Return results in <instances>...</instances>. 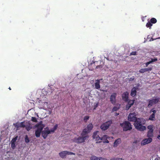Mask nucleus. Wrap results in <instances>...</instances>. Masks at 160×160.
I'll return each mask as SVG.
<instances>
[{"instance_id": "23", "label": "nucleus", "mask_w": 160, "mask_h": 160, "mask_svg": "<svg viewBox=\"0 0 160 160\" xmlns=\"http://www.w3.org/2000/svg\"><path fill=\"white\" fill-rule=\"evenodd\" d=\"M100 158H98L95 156H92L91 157V160H100Z\"/></svg>"}, {"instance_id": "22", "label": "nucleus", "mask_w": 160, "mask_h": 160, "mask_svg": "<svg viewBox=\"0 0 160 160\" xmlns=\"http://www.w3.org/2000/svg\"><path fill=\"white\" fill-rule=\"evenodd\" d=\"M58 127V124H56L54 126L53 128L51 129L50 130L51 133H53L57 129Z\"/></svg>"}, {"instance_id": "38", "label": "nucleus", "mask_w": 160, "mask_h": 160, "mask_svg": "<svg viewBox=\"0 0 160 160\" xmlns=\"http://www.w3.org/2000/svg\"><path fill=\"white\" fill-rule=\"evenodd\" d=\"M115 160H124V159L120 158H115Z\"/></svg>"}, {"instance_id": "13", "label": "nucleus", "mask_w": 160, "mask_h": 160, "mask_svg": "<svg viewBox=\"0 0 160 160\" xmlns=\"http://www.w3.org/2000/svg\"><path fill=\"white\" fill-rule=\"evenodd\" d=\"M98 131H96L93 133V138L95 139V140L97 141V143H100L101 141V138L99 137L98 133Z\"/></svg>"}, {"instance_id": "8", "label": "nucleus", "mask_w": 160, "mask_h": 160, "mask_svg": "<svg viewBox=\"0 0 160 160\" xmlns=\"http://www.w3.org/2000/svg\"><path fill=\"white\" fill-rule=\"evenodd\" d=\"M112 122L111 121H109L103 123L101 126L100 128L102 130H107L111 124Z\"/></svg>"}, {"instance_id": "29", "label": "nucleus", "mask_w": 160, "mask_h": 160, "mask_svg": "<svg viewBox=\"0 0 160 160\" xmlns=\"http://www.w3.org/2000/svg\"><path fill=\"white\" fill-rule=\"evenodd\" d=\"M25 142L26 143H28L29 142V140L27 136H26L25 138Z\"/></svg>"}, {"instance_id": "10", "label": "nucleus", "mask_w": 160, "mask_h": 160, "mask_svg": "<svg viewBox=\"0 0 160 160\" xmlns=\"http://www.w3.org/2000/svg\"><path fill=\"white\" fill-rule=\"evenodd\" d=\"M51 133L50 130L48 128H45L44 130L42 132V136L45 139L47 137L48 134Z\"/></svg>"}, {"instance_id": "24", "label": "nucleus", "mask_w": 160, "mask_h": 160, "mask_svg": "<svg viewBox=\"0 0 160 160\" xmlns=\"http://www.w3.org/2000/svg\"><path fill=\"white\" fill-rule=\"evenodd\" d=\"M153 126L152 125H151L148 127V129L149 130L148 131H153Z\"/></svg>"}, {"instance_id": "17", "label": "nucleus", "mask_w": 160, "mask_h": 160, "mask_svg": "<svg viewBox=\"0 0 160 160\" xmlns=\"http://www.w3.org/2000/svg\"><path fill=\"white\" fill-rule=\"evenodd\" d=\"M129 93L128 92H124L122 95V98L125 101H127L128 98Z\"/></svg>"}, {"instance_id": "19", "label": "nucleus", "mask_w": 160, "mask_h": 160, "mask_svg": "<svg viewBox=\"0 0 160 160\" xmlns=\"http://www.w3.org/2000/svg\"><path fill=\"white\" fill-rule=\"evenodd\" d=\"M121 142L120 138H118L116 140L114 143V147H116Z\"/></svg>"}, {"instance_id": "26", "label": "nucleus", "mask_w": 160, "mask_h": 160, "mask_svg": "<svg viewBox=\"0 0 160 160\" xmlns=\"http://www.w3.org/2000/svg\"><path fill=\"white\" fill-rule=\"evenodd\" d=\"M151 22L152 23H154L156 22L157 20L155 18H153L151 19Z\"/></svg>"}, {"instance_id": "1", "label": "nucleus", "mask_w": 160, "mask_h": 160, "mask_svg": "<svg viewBox=\"0 0 160 160\" xmlns=\"http://www.w3.org/2000/svg\"><path fill=\"white\" fill-rule=\"evenodd\" d=\"M135 112L130 113L128 117V120L129 121H135L134 125L135 128L140 131H143L146 129V127L142 125L145 124V121L143 118H137Z\"/></svg>"}, {"instance_id": "32", "label": "nucleus", "mask_w": 160, "mask_h": 160, "mask_svg": "<svg viewBox=\"0 0 160 160\" xmlns=\"http://www.w3.org/2000/svg\"><path fill=\"white\" fill-rule=\"evenodd\" d=\"M89 117L88 116H86L84 117V120L86 122L89 119Z\"/></svg>"}, {"instance_id": "46", "label": "nucleus", "mask_w": 160, "mask_h": 160, "mask_svg": "<svg viewBox=\"0 0 160 160\" xmlns=\"http://www.w3.org/2000/svg\"><path fill=\"white\" fill-rule=\"evenodd\" d=\"M9 89L10 90H11V88H9Z\"/></svg>"}, {"instance_id": "18", "label": "nucleus", "mask_w": 160, "mask_h": 160, "mask_svg": "<svg viewBox=\"0 0 160 160\" xmlns=\"http://www.w3.org/2000/svg\"><path fill=\"white\" fill-rule=\"evenodd\" d=\"M137 87H134L132 88L131 93V95L132 97L135 96L136 94V90Z\"/></svg>"}, {"instance_id": "37", "label": "nucleus", "mask_w": 160, "mask_h": 160, "mask_svg": "<svg viewBox=\"0 0 160 160\" xmlns=\"http://www.w3.org/2000/svg\"><path fill=\"white\" fill-rule=\"evenodd\" d=\"M151 63H151V61H149V62H146V67H147V66H148L149 64H151Z\"/></svg>"}, {"instance_id": "6", "label": "nucleus", "mask_w": 160, "mask_h": 160, "mask_svg": "<svg viewBox=\"0 0 160 160\" xmlns=\"http://www.w3.org/2000/svg\"><path fill=\"white\" fill-rule=\"evenodd\" d=\"M120 125L124 131H126L130 130L132 128L131 123L128 121H125L122 123H121Z\"/></svg>"}, {"instance_id": "11", "label": "nucleus", "mask_w": 160, "mask_h": 160, "mask_svg": "<svg viewBox=\"0 0 160 160\" xmlns=\"http://www.w3.org/2000/svg\"><path fill=\"white\" fill-rule=\"evenodd\" d=\"M111 138L113 139V137H109L107 135H104L101 138V141L102 140L104 143H108L109 142V140H110Z\"/></svg>"}, {"instance_id": "48", "label": "nucleus", "mask_w": 160, "mask_h": 160, "mask_svg": "<svg viewBox=\"0 0 160 160\" xmlns=\"http://www.w3.org/2000/svg\"><path fill=\"white\" fill-rule=\"evenodd\" d=\"M159 90H160V89H159Z\"/></svg>"}, {"instance_id": "28", "label": "nucleus", "mask_w": 160, "mask_h": 160, "mask_svg": "<svg viewBox=\"0 0 160 160\" xmlns=\"http://www.w3.org/2000/svg\"><path fill=\"white\" fill-rule=\"evenodd\" d=\"M17 138H18V137L17 136L15 138H13L11 141V143H15V142H16V140H17Z\"/></svg>"}, {"instance_id": "27", "label": "nucleus", "mask_w": 160, "mask_h": 160, "mask_svg": "<svg viewBox=\"0 0 160 160\" xmlns=\"http://www.w3.org/2000/svg\"><path fill=\"white\" fill-rule=\"evenodd\" d=\"M152 26V24L150 22H148L146 25V26L147 28L151 27Z\"/></svg>"}, {"instance_id": "21", "label": "nucleus", "mask_w": 160, "mask_h": 160, "mask_svg": "<svg viewBox=\"0 0 160 160\" xmlns=\"http://www.w3.org/2000/svg\"><path fill=\"white\" fill-rule=\"evenodd\" d=\"M153 132L152 131H148L147 133V137L149 138H152L153 136Z\"/></svg>"}, {"instance_id": "14", "label": "nucleus", "mask_w": 160, "mask_h": 160, "mask_svg": "<svg viewBox=\"0 0 160 160\" xmlns=\"http://www.w3.org/2000/svg\"><path fill=\"white\" fill-rule=\"evenodd\" d=\"M152 141V139L151 138H145L143 139L141 142V145H144L146 144L151 142Z\"/></svg>"}, {"instance_id": "20", "label": "nucleus", "mask_w": 160, "mask_h": 160, "mask_svg": "<svg viewBox=\"0 0 160 160\" xmlns=\"http://www.w3.org/2000/svg\"><path fill=\"white\" fill-rule=\"evenodd\" d=\"M95 87V88L97 89H99L100 88V80H97L96 81Z\"/></svg>"}, {"instance_id": "5", "label": "nucleus", "mask_w": 160, "mask_h": 160, "mask_svg": "<svg viewBox=\"0 0 160 160\" xmlns=\"http://www.w3.org/2000/svg\"><path fill=\"white\" fill-rule=\"evenodd\" d=\"M35 127L36 128L35 130V136L37 137L38 138L40 136L41 132L45 126L42 124V122H40L36 124Z\"/></svg>"}, {"instance_id": "30", "label": "nucleus", "mask_w": 160, "mask_h": 160, "mask_svg": "<svg viewBox=\"0 0 160 160\" xmlns=\"http://www.w3.org/2000/svg\"><path fill=\"white\" fill-rule=\"evenodd\" d=\"M139 72L140 73H143L146 72L145 68L141 69Z\"/></svg>"}, {"instance_id": "31", "label": "nucleus", "mask_w": 160, "mask_h": 160, "mask_svg": "<svg viewBox=\"0 0 160 160\" xmlns=\"http://www.w3.org/2000/svg\"><path fill=\"white\" fill-rule=\"evenodd\" d=\"M98 103H95L94 104L93 109L95 110L96 109V108L98 106Z\"/></svg>"}, {"instance_id": "36", "label": "nucleus", "mask_w": 160, "mask_h": 160, "mask_svg": "<svg viewBox=\"0 0 160 160\" xmlns=\"http://www.w3.org/2000/svg\"><path fill=\"white\" fill-rule=\"evenodd\" d=\"M15 143H11V147L13 148H14L15 147Z\"/></svg>"}, {"instance_id": "34", "label": "nucleus", "mask_w": 160, "mask_h": 160, "mask_svg": "<svg viewBox=\"0 0 160 160\" xmlns=\"http://www.w3.org/2000/svg\"><path fill=\"white\" fill-rule=\"evenodd\" d=\"M32 120L34 122H36L37 121L36 118L35 117H32Z\"/></svg>"}, {"instance_id": "7", "label": "nucleus", "mask_w": 160, "mask_h": 160, "mask_svg": "<svg viewBox=\"0 0 160 160\" xmlns=\"http://www.w3.org/2000/svg\"><path fill=\"white\" fill-rule=\"evenodd\" d=\"M156 110L155 108L152 109L150 111L149 113L151 114L150 115L148 120L153 121L155 120V113L156 112Z\"/></svg>"}, {"instance_id": "12", "label": "nucleus", "mask_w": 160, "mask_h": 160, "mask_svg": "<svg viewBox=\"0 0 160 160\" xmlns=\"http://www.w3.org/2000/svg\"><path fill=\"white\" fill-rule=\"evenodd\" d=\"M59 155L60 157L62 158H64L67 155H75V154L73 152H68L67 151H64L60 152Z\"/></svg>"}, {"instance_id": "4", "label": "nucleus", "mask_w": 160, "mask_h": 160, "mask_svg": "<svg viewBox=\"0 0 160 160\" xmlns=\"http://www.w3.org/2000/svg\"><path fill=\"white\" fill-rule=\"evenodd\" d=\"M16 127L17 128L19 127H25L26 129L28 131L30 130L32 128V126L30 124L29 122L24 121L18 123L14 124Z\"/></svg>"}, {"instance_id": "42", "label": "nucleus", "mask_w": 160, "mask_h": 160, "mask_svg": "<svg viewBox=\"0 0 160 160\" xmlns=\"http://www.w3.org/2000/svg\"><path fill=\"white\" fill-rule=\"evenodd\" d=\"M91 109L89 108H88L87 109V110L88 111V112H91Z\"/></svg>"}, {"instance_id": "44", "label": "nucleus", "mask_w": 160, "mask_h": 160, "mask_svg": "<svg viewBox=\"0 0 160 160\" xmlns=\"http://www.w3.org/2000/svg\"><path fill=\"white\" fill-rule=\"evenodd\" d=\"M110 160H115V158H112L110 159Z\"/></svg>"}, {"instance_id": "25", "label": "nucleus", "mask_w": 160, "mask_h": 160, "mask_svg": "<svg viewBox=\"0 0 160 160\" xmlns=\"http://www.w3.org/2000/svg\"><path fill=\"white\" fill-rule=\"evenodd\" d=\"M119 105H117V106H115L112 109V111L113 112L115 111H117L119 108Z\"/></svg>"}, {"instance_id": "35", "label": "nucleus", "mask_w": 160, "mask_h": 160, "mask_svg": "<svg viewBox=\"0 0 160 160\" xmlns=\"http://www.w3.org/2000/svg\"><path fill=\"white\" fill-rule=\"evenodd\" d=\"M145 69L146 72L147 71H151L152 69V68H145Z\"/></svg>"}, {"instance_id": "45", "label": "nucleus", "mask_w": 160, "mask_h": 160, "mask_svg": "<svg viewBox=\"0 0 160 160\" xmlns=\"http://www.w3.org/2000/svg\"><path fill=\"white\" fill-rule=\"evenodd\" d=\"M116 114H115V115H119V113H116Z\"/></svg>"}, {"instance_id": "2", "label": "nucleus", "mask_w": 160, "mask_h": 160, "mask_svg": "<svg viewBox=\"0 0 160 160\" xmlns=\"http://www.w3.org/2000/svg\"><path fill=\"white\" fill-rule=\"evenodd\" d=\"M93 127V126L92 124H89L86 128L83 130L80 137H74L73 139V142L78 143L84 142L85 140L88 138L87 134L91 131Z\"/></svg>"}, {"instance_id": "15", "label": "nucleus", "mask_w": 160, "mask_h": 160, "mask_svg": "<svg viewBox=\"0 0 160 160\" xmlns=\"http://www.w3.org/2000/svg\"><path fill=\"white\" fill-rule=\"evenodd\" d=\"M116 94L115 93H113L110 97V101L111 103L113 104H115L116 102Z\"/></svg>"}, {"instance_id": "16", "label": "nucleus", "mask_w": 160, "mask_h": 160, "mask_svg": "<svg viewBox=\"0 0 160 160\" xmlns=\"http://www.w3.org/2000/svg\"><path fill=\"white\" fill-rule=\"evenodd\" d=\"M134 100H130L128 102V104L126 105V109L128 110L134 104Z\"/></svg>"}, {"instance_id": "39", "label": "nucleus", "mask_w": 160, "mask_h": 160, "mask_svg": "<svg viewBox=\"0 0 160 160\" xmlns=\"http://www.w3.org/2000/svg\"><path fill=\"white\" fill-rule=\"evenodd\" d=\"M131 55H136V52H131L130 54Z\"/></svg>"}, {"instance_id": "33", "label": "nucleus", "mask_w": 160, "mask_h": 160, "mask_svg": "<svg viewBox=\"0 0 160 160\" xmlns=\"http://www.w3.org/2000/svg\"><path fill=\"white\" fill-rule=\"evenodd\" d=\"M157 60H158V59L156 58H154V59L152 58L151 59V61H151V63H152V62H153L156 61Z\"/></svg>"}, {"instance_id": "40", "label": "nucleus", "mask_w": 160, "mask_h": 160, "mask_svg": "<svg viewBox=\"0 0 160 160\" xmlns=\"http://www.w3.org/2000/svg\"><path fill=\"white\" fill-rule=\"evenodd\" d=\"M99 159H100V160H108L106 158H102V157H100Z\"/></svg>"}, {"instance_id": "41", "label": "nucleus", "mask_w": 160, "mask_h": 160, "mask_svg": "<svg viewBox=\"0 0 160 160\" xmlns=\"http://www.w3.org/2000/svg\"><path fill=\"white\" fill-rule=\"evenodd\" d=\"M159 132L160 135H158L157 138L158 139H160V128L159 129Z\"/></svg>"}, {"instance_id": "47", "label": "nucleus", "mask_w": 160, "mask_h": 160, "mask_svg": "<svg viewBox=\"0 0 160 160\" xmlns=\"http://www.w3.org/2000/svg\"><path fill=\"white\" fill-rule=\"evenodd\" d=\"M158 38V39H160V38Z\"/></svg>"}, {"instance_id": "3", "label": "nucleus", "mask_w": 160, "mask_h": 160, "mask_svg": "<svg viewBox=\"0 0 160 160\" xmlns=\"http://www.w3.org/2000/svg\"><path fill=\"white\" fill-rule=\"evenodd\" d=\"M39 101V108L47 110L48 111V113L50 114L52 113V107H51L50 104H48V99L45 97H41Z\"/></svg>"}, {"instance_id": "9", "label": "nucleus", "mask_w": 160, "mask_h": 160, "mask_svg": "<svg viewBox=\"0 0 160 160\" xmlns=\"http://www.w3.org/2000/svg\"><path fill=\"white\" fill-rule=\"evenodd\" d=\"M159 98H156L155 99L148 100V108L150 107L153 105L156 104L159 101Z\"/></svg>"}, {"instance_id": "43", "label": "nucleus", "mask_w": 160, "mask_h": 160, "mask_svg": "<svg viewBox=\"0 0 160 160\" xmlns=\"http://www.w3.org/2000/svg\"><path fill=\"white\" fill-rule=\"evenodd\" d=\"M159 159H160V158H156L155 159V160H159Z\"/></svg>"}]
</instances>
